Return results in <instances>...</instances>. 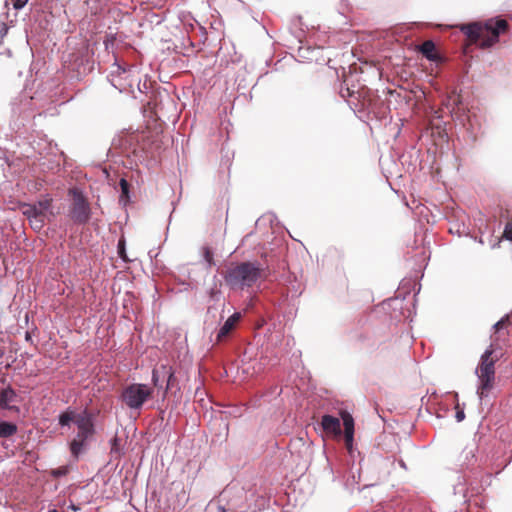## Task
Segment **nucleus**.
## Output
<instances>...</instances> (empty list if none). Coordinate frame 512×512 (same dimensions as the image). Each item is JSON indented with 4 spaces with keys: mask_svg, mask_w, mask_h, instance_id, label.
<instances>
[{
    "mask_svg": "<svg viewBox=\"0 0 512 512\" xmlns=\"http://www.w3.org/2000/svg\"><path fill=\"white\" fill-rule=\"evenodd\" d=\"M508 22L504 19H490L482 25L479 22H471L468 24L459 25V29L463 32L471 42L480 40L484 32L491 33L487 38L481 42L482 48H489L498 42L499 35L506 31Z\"/></svg>",
    "mask_w": 512,
    "mask_h": 512,
    "instance_id": "nucleus-1",
    "label": "nucleus"
},
{
    "mask_svg": "<svg viewBox=\"0 0 512 512\" xmlns=\"http://www.w3.org/2000/svg\"><path fill=\"white\" fill-rule=\"evenodd\" d=\"M261 267L253 262H242L227 268L224 273L226 285L231 289L252 287L261 277Z\"/></svg>",
    "mask_w": 512,
    "mask_h": 512,
    "instance_id": "nucleus-2",
    "label": "nucleus"
},
{
    "mask_svg": "<svg viewBox=\"0 0 512 512\" xmlns=\"http://www.w3.org/2000/svg\"><path fill=\"white\" fill-rule=\"evenodd\" d=\"M494 352L493 345H490L481 355L475 370L479 381L477 394L481 400L487 397L495 386V363L499 360V357L494 356Z\"/></svg>",
    "mask_w": 512,
    "mask_h": 512,
    "instance_id": "nucleus-3",
    "label": "nucleus"
},
{
    "mask_svg": "<svg viewBox=\"0 0 512 512\" xmlns=\"http://www.w3.org/2000/svg\"><path fill=\"white\" fill-rule=\"evenodd\" d=\"M75 425L77 434L70 442V451L75 458H78L88 448L90 440L94 437L95 427L92 415L86 411L79 413L75 419Z\"/></svg>",
    "mask_w": 512,
    "mask_h": 512,
    "instance_id": "nucleus-4",
    "label": "nucleus"
},
{
    "mask_svg": "<svg viewBox=\"0 0 512 512\" xmlns=\"http://www.w3.org/2000/svg\"><path fill=\"white\" fill-rule=\"evenodd\" d=\"M153 388L141 383H132L123 388L120 394L121 402L129 409L139 410L152 397Z\"/></svg>",
    "mask_w": 512,
    "mask_h": 512,
    "instance_id": "nucleus-5",
    "label": "nucleus"
},
{
    "mask_svg": "<svg viewBox=\"0 0 512 512\" xmlns=\"http://www.w3.org/2000/svg\"><path fill=\"white\" fill-rule=\"evenodd\" d=\"M71 203L69 205L68 216L71 221L78 225H84L91 218V207L86 196L77 188L69 190Z\"/></svg>",
    "mask_w": 512,
    "mask_h": 512,
    "instance_id": "nucleus-6",
    "label": "nucleus"
},
{
    "mask_svg": "<svg viewBox=\"0 0 512 512\" xmlns=\"http://www.w3.org/2000/svg\"><path fill=\"white\" fill-rule=\"evenodd\" d=\"M64 67L71 79L80 80L94 70V61L88 54H72Z\"/></svg>",
    "mask_w": 512,
    "mask_h": 512,
    "instance_id": "nucleus-7",
    "label": "nucleus"
},
{
    "mask_svg": "<svg viewBox=\"0 0 512 512\" xmlns=\"http://www.w3.org/2000/svg\"><path fill=\"white\" fill-rule=\"evenodd\" d=\"M51 208L52 198L46 197L34 204H23L22 213L26 217H48L49 215H53Z\"/></svg>",
    "mask_w": 512,
    "mask_h": 512,
    "instance_id": "nucleus-8",
    "label": "nucleus"
},
{
    "mask_svg": "<svg viewBox=\"0 0 512 512\" xmlns=\"http://www.w3.org/2000/svg\"><path fill=\"white\" fill-rule=\"evenodd\" d=\"M19 402L20 396L11 386L0 389V409L19 413Z\"/></svg>",
    "mask_w": 512,
    "mask_h": 512,
    "instance_id": "nucleus-9",
    "label": "nucleus"
},
{
    "mask_svg": "<svg viewBox=\"0 0 512 512\" xmlns=\"http://www.w3.org/2000/svg\"><path fill=\"white\" fill-rule=\"evenodd\" d=\"M340 417L344 426L345 446L348 451H351L354 441V419L352 415L346 410L340 411Z\"/></svg>",
    "mask_w": 512,
    "mask_h": 512,
    "instance_id": "nucleus-10",
    "label": "nucleus"
},
{
    "mask_svg": "<svg viewBox=\"0 0 512 512\" xmlns=\"http://www.w3.org/2000/svg\"><path fill=\"white\" fill-rule=\"evenodd\" d=\"M321 427L323 431L334 438H339L342 434L340 419L331 415H323L321 418Z\"/></svg>",
    "mask_w": 512,
    "mask_h": 512,
    "instance_id": "nucleus-11",
    "label": "nucleus"
},
{
    "mask_svg": "<svg viewBox=\"0 0 512 512\" xmlns=\"http://www.w3.org/2000/svg\"><path fill=\"white\" fill-rule=\"evenodd\" d=\"M241 313L236 312L231 315L224 323V325L220 328L216 340L217 342L223 341L229 334L235 329L236 325L241 319Z\"/></svg>",
    "mask_w": 512,
    "mask_h": 512,
    "instance_id": "nucleus-12",
    "label": "nucleus"
},
{
    "mask_svg": "<svg viewBox=\"0 0 512 512\" xmlns=\"http://www.w3.org/2000/svg\"><path fill=\"white\" fill-rule=\"evenodd\" d=\"M141 140L143 141V149H159L161 146L160 132L155 130L150 135H142Z\"/></svg>",
    "mask_w": 512,
    "mask_h": 512,
    "instance_id": "nucleus-13",
    "label": "nucleus"
},
{
    "mask_svg": "<svg viewBox=\"0 0 512 512\" xmlns=\"http://www.w3.org/2000/svg\"><path fill=\"white\" fill-rule=\"evenodd\" d=\"M419 49L426 59H428L430 61H435L436 59H438L437 54L434 53L435 44L433 41H431V40L424 41L420 45Z\"/></svg>",
    "mask_w": 512,
    "mask_h": 512,
    "instance_id": "nucleus-14",
    "label": "nucleus"
},
{
    "mask_svg": "<svg viewBox=\"0 0 512 512\" xmlns=\"http://www.w3.org/2000/svg\"><path fill=\"white\" fill-rule=\"evenodd\" d=\"M17 425L11 422H0V438H9L17 433Z\"/></svg>",
    "mask_w": 512,
    "mask_h": 512,
    "instance_id": "nucleus-15",
    "label": "nucleus"
},
{
    "mask_svg": "<svg viewBox=\"0 0 512 512\" xmlns=\"http://www.w3.org/2000/svg\"><path fill=\"white\" fill-rule=\"evenodd\" d=\"M161 369H162V374L168 376L167 385L165 388V393H166L169 389L174 387L176 378L174 375V371L172 370V367L167 366V365H161Z\"/></svg>",
    "mask_w": 512,
    "mask_h": 512,
    "instance_id": "nucleus-16",
    "label": "nucleus"
},
{
    "mask_svg": "<svg viewBox=\"0 0 512 512\" xmlns=\"http://www.w3.org/2000/svg\"><path fill=\"white\" fill-rule=\"evenodd\" d=\"M202 256L207 263L208 267H212L215 265L214 261V252L209 246H203L202 249Z\"/></svg>",
    "mask_w": 512,
    "mask_h": 512,
    "instance_id": "nucleus-17",
    "label": "nucleus"
},
{
    "mask_svg": "<svg viewBox=\"0 0 512 512\" xmlns=\"http://www.w3.org/2000/svg\"><path fill=\"white\" fill-rule=\"evenodd\" d=\"M78 415L79 414H75L72 411H66L59 416V424L61 426H66L69 425L71 421L75 423V419H77Z\"/></svg>",
    "mask_w": 512,
    "mask_h": 512,
    "instance_id": "nucleus-18",
    "label": "nucleus"
},
{
    "mask_svg": "<svg viewBox=\"0 0 512 512\" xmlns=\"http://www.w3.org/2000/svg\"><path fill=\"white\" fill-rule=\"evenodd\" d=\"M48 217H36V216H31V217H27V219L29 220L30 224H31V227L34 229V230H41L45 224V220L47 219Z\"/></svg>",
    "mask_w": 512,
    "mask_h": 512,
    "instance_id": "nucleus-19",
    "label": "nucleus"
},
{
    "mask_svg": "<svg viewBox=\"0 0 512 512\" xmlns=\"http://www.w3.org/2000/svg\"><path fill=\"white\" fill-rule=\"evenodd\" d=\"M162 373L161 366L157 369H154L152 372V382L154 387H160V374Z\"/></svg>",
    "mask_w": 512,
    "mask_h": 512,
    "instance_id": "nucleus-20",
    "label": "nucleus"
},
{
    "mask_svg": "<svg viewBox=\"0 0 512 512\" xmlns=\"http://www.w3.org/2000/svg\"><path fill=\"white\" fill-rule=\"evenodd\" d=\"M157 99H158V98H154V99H153V101H149V102L147 103V106H148V108H150V109H153V110H154V112H153V113H154V115H155V117H156L157 119H161V115H160L159 110H158V102H157Z\"/></svg>",
    "mask_w": 512,
    "mask_h": 512,
    "instance_id": "nucleus-21",
    "label": "nucleus"
},
{
    "mask_svg": "<svg viewBox=\"0 0 512 512\" xmlns=\"http://www.w3.org/2000/svg\"><path fill=\"white\" fill-rule=\"evenodd\" d=\"M118 254L124 261H128V258L126 256V251H125V240L124 239H120L118 242Z\"/></svg>",
    "mask_w": 512,
    "mask_h": 512,
    "instance_id": "nucleus-22",
    "label": "nucleus"
},
{
    "mask_svg": "<svg viewBox=\"0 0 512 512\" xmlns=\"http://www.w3.org/2000/svg\"><path fill=\"white\" fill-rule=\"evenodd\" d=\"M120 187H121V192H122V195L121 197H126L128 198L129 197V183L127 182V180H125L124 178H122L120 180Z\"/></svg>",
    "mask_w": 512,
    "mask_h": 512,
    "instance_id": "nucleus-23",
    "label": "nucleus"
},
{
    "mask_svg": "<svg viewBox=\"0 0 512 512\" xmlns=\"http://www.w3.org/2000/svg\"><path fill=\"white\" fill-rule=\"evenodd\" d=\"M508 321H509V317H508V316H506V317L502 318L501 320H499V321L494 325L495 330H496V331H499V330H501L502 328H504V327L507 325Z\"/></svg>",
    "mask_w": 512,
    "mask_h": 512,
    "instance_id": "nucleus-24",
    "label": "nucleus"
},
{
    "mask_svg": "<svg viewBox=\"0 0 512 512\" xmlns=\"http://www.w3.org/2000/svg\"><path fill=\"white\" fill-rule=\"evenodd\" d=\"M504 235L508 240L512 241V223H508L504 230Z\"/></svg>",
    "mask_w": 512,
    "mask_h": 512,
    "instance_id": "nucleus-25",
    "label": "nucleus"
},
{
    "mask_svg": "<svg viewBox=\"0 0 512 512\" xmlns=\"http://www.w3.org/2000/svg\"><path fill=\"white\" fill-rule=\"evenodd\" d=\"M27 2H28V0H15L13 3V7L16 10H20L27 4Z\"/></svg>",
    "mask_w": 512,
    "mask_h": 512,
    "instance_id": "nucleus-26",
    "label": "nucleus"
},
{
    "mask_svg": "<svg viewBox=\"0 0 512 512\" xmlns=\"http://www.w3.org/2000/svg\"><path fill=\"white\" fill-rule=\"evenodd\" d=\"M118 446H119V439L117 437H114L112 440H111V452H117L118 451Z\"/></svg>",
    "mask_w": 512,
    "mask_h": 512,
    "instance_id": "nucleus-27",
    "label": "nucleus"
},
{
    "mask_svg": "<svg viewBox=\"0 0 512 512\" xmlns=\"http://www.w3.org/2000/svg\"><path fill=\"white\" fill-rule=\"evenodd\" d=\"M113 67H115V70H113V72H117L119 75L125 72V69L122 68L117 62L113 64Z\"/></svg>",
    "mask_w": 512,
    "mask_h": 512,
    "instance_id": "nucleus-28",
    "label": "nucleus"
},
{
    "mask_svg": "<svg viewBox=\"0 0 512 512\" xmlns=\"http://www.w3.org/2000/svg\"><path fill=\"white\" fill-rule=\"evenodd\" d=\"M363 100H364L363 106H366L369 109L372 106V102H373L374 98L368 97V98H363Z\"/></svg>",
    "mask_w": 512,
    "mask_h": 512,
    "instance_id": "nucleus-29",
    "label": "nucleus"
},
{
    "mask_svg": "<svg viewBox=\"0 0 512 512\" xmlns=\"http://www.w3.org/2000/svg\"><path fill=\"white\" fill-rule=\"evenodd\" d=\"M7 31L8 27L5 24H2L0 28V37L3 38L7 34Z\"/></svg>",
    "mask_w": 512,
    "mask_h": 512,
    "instance_id": "nucleus-30",
    "label": "nucleus"
},
{
    "mask_svg": "<svg viewBox=\"0 0 512 512\" xmlns=\"http://www.w3.org/2000/svg\"><path fill=\"white\" fill-rule=\"evenodd\" d=\"M116 81H117V78H113L112 79V85L118 89L119 93H127L126 89L125 88H118L117 85H116Z\"/></svg>",
    "mask_w": 512,
    "mask_h": 512,
    "instance_id": "nucleus-31",
    "label": "nucleus"
},
{
    "mask_svg": "<svg viewBox=\"0 0 512 512\" xmlns=\"http://www.w3.org/2000/svg\"><path fill=\"white\" fill-rule=\"evenodd\" d=\"M464 417H465V415H464L463 411L457 412L456 418H457L458 421H462L464 419Z\"/></svg>",
    "mask_w": 512,
    "mask_h": 512,
    "instance_id": "nucleus-32",
    "label": "nucleus"
},
{
    "mask_svg": "<svg viewBox=\"0 0 512 512\" xmlns=\"http://www.w3.org/2000/svg\"><path fill=\"white\" fill-rule=\"evenodd\" d=\"M346 91H347V96L352 97L354 95V91H350L349 88H347Z\"/></svg>",
    "mask_w": 512,
    "mask_h": 512,
    "instance_id": "nucleus-33",
    "label": "nucleus"
},
{
    "mask_svg": "<svg viewBox=\"0 0 512 512\" xmlns=\"http://www.w3.org/2000/svg\"><path fill=\"white\" fill-rule=\"evenodd\" d=\"M4 355L3 351L0 349V358Z\"/></svg>",
    "mask_w": 512,
    "mask_h": 512,
    "instance_id": "nucleus-34",
    "label": "nucleus"
},
{
    "mask_svg": "<svg viewBox=\"0 0 512 512\" xmlns=\"http://www.w3.org/2000/svg\"><path fill=\"white\" fill-rule=\"evenodd\" d=\"M340 96H341V97H344V96H345V94L343 93V91H341V92H340Z\"/></svg>",
    "mask_w": 512,
    "mask_h": 512,
    "instance_id": "nucleus-35",
    "label": "nucleus"
}]
</instances>
